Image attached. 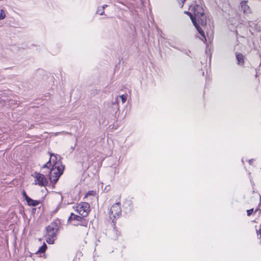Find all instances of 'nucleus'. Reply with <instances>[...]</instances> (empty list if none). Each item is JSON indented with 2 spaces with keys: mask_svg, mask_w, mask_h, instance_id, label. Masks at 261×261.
Instances as JSON below:
<instances>
[{
  "mask_svg": "<svg viewBox=\"0 0 261 261\" xmlns=\"http://www.w3.org/2000/svg\"><path fill=\"white\" fill-rule=\"evenodd\" d=\"M60 226V222L59 220H56L51 223L46 228L47 231L46 242L49 244H53L56 239L57 233Z\"/></svg>",
  "mask_w": 261,
  "mask_h": 261,
  "instance_id": "obj_1",
  "label": "nucleus"
},
{
  "mask_svg": "<svg viewBox=\"0 0 261 261\" xmlns=\"http://www.w3.org/2000/svg\"><path fill=\"white\" fill-rule=\"evenodd\" d=\"M64 166L59 163L55 162L51 169L49 175L51 182L55 184L63 174Z\"/></svg>",
  "mask_w": 261,
  "mask_h": 261,
  "instance_id": "obj_2",
  "label": "nucleus"
},
{
  "mask_svg": "<svg viewBox=\"0 0 261 261\" xmlns=\"http://www.w3.org/2000/svg\"><path fill=\"white\" fill-rule=\"evenodd\" d=\"M193 11L194 14L193 17L196 21L202 25H206V18L202 7L196 5L193 8Z\"/></svg>",
  "mask_w": 261,
  "mask_h": 261,
  "instance_id": "obj_3",
  "label": "nucleus"
},
{
  "mask_svg": "<svg viewBox=\"0 0 261 261\" xmlns=\"http://www.w3.org/2000/svg\"><path fill=\"white\" fill-rule=\"evenodd\" d=\"M75 210L82 216L86 217L90 212V205L87 202H81L75 207Z\"/></svg>",
  "mask_w": 261,
  "mask_h": 261,
  "instance_id": "obj_4",
  "label": "nucleus"
},
{
  "mask_svg": "<svg viewBox=\"0 0 261 261\" xmlns=\"http://www.w3.org/2000/svg\"><path fill=\"white\" fill-rule=\"evenodd\" d=\"M121 213L120 203L117 202L111 206L109 212V216L111 219L114 220V219L119 217ZM113 222H114V221H113Z\"/></svg>",
  "mask_w": 261,
  "mask_h": 261,
  "instance_id": "obj_5",
  "label": "nucleus"
},
{
  "mask_svg": "<svg viewBox=\"0 0 261 261\" xmlns=\"http://www.w3.org/2000/svg\"><path fill=\"white\" fill-rule=\"evenodd\" d=\"M34 177L35 178V184H38L40 186L43 187L47 185L48 182L44 175L42 174L35 172Z\"/></svg>",
  "mask_w": 261,
  "mask_h": 261,
  "instance_id": "obj_6",
  "label": "nucleus"
},
{
  "mask_svg": "<svg viewBox=\"0 0 261 261\" xmlns=\"http://www.w3.org/2000/svg\"><path fill=\"white\" fill-rule=\"evenodd\" d=\"M186 13H187L188 15H189V16L190 17V18H191V19L193 24L196 27V28L198 30V31L199 33V34L204 38V41L206 42V37H205V34H204V32L202 30V29L198 25V24L197 23V21H196V20L194 19L193 15L190 12H186Z\"/></svg>",
  "mask_w": 261,
  "mask_h": 261,
  "instance_id": "obj_7",
  "label": "nucleus"
},
{
  "mask_svg": "<svg viewBox=\"0 0 261 261\" xmlns=\"http://www.w3.org/2000/svg\"><path fill=\"white\" fill-rule=\"evenodd\" d=\"M247 1H242L241 2V7L242 10L243 11L244 13H248L250 11V9L249 6L247 4Z\"/></svg>",
  "mask_w": 261,
  "mask_h": 261,
  "instance_id": "obj_8",
  "label": "nucleus"
},
{
  "mask_svg": "<svg viewBox=\"0 0 261 261\" xmlns=\"http://www.w3.org/2000/svg\"><path fill=\"white\" fill-rule=\"evenodd\" d=\"M236 58L238 64L243 65L244 63V56L241 53H236Z\"/></svg>",
  "mask_w": 261,
  "mask_h": 261,
  "instance_id": "obj_9",
  "label": "nucleus"
},
{
  "mask_svg": "<svg viewBox=\"0 0 261 261\" xmlns=\"http://www.w3.org/2000/svg\"><path fill=\"white\" fill-rule=\"evenodd\" d=\"M26 201L27 202L28 205L34 206H37L39 204V201L33 200L31 198H28V199Z\"/></svg>",
  "mask_w": 261,
  "mask_h": 261,
  "instance_id": "obj_10",
  "label": "nucleus"
},
{
  "mask_svg": "<svg viewBox=\"0 0 261 261\" xmlns=\"http://www.w3.org/2000/svg\"><path fill=\"white\" fill-rule=\"evenodd\" d=\"M81 219V217L80 216L75 215L73 214V213L71 214L70 216L68 218V220H69V221H71L72 220L80 221Z\"/></svg>",
  "mask_w": 261,
  "mask_h": 261,
  "instance_id": "obj_11",
  "label": "nucleus"
},
{
  "mask_svg": "<svg viewBox=\"0 0 261 261\" xmlns=\"http://www.w3.org/2000/svg\"><path fill=\"white\" fill-rule=\"evenodd\" d=\"M47 248V246L44 243L42 246H41L39 250H38V252H39V253H44L46 249Z\"/></svg>",
  "mask_w": 261,
  "mask_h": 261,
  "instance_id": "obj_12",
  "label": "nucleus"
},
{
  "mask_svg": "<svg viewBox=\"0 0 261 261\" xmlns=\"http://www.w3.org/2000/svg\"><path fill=\"white\" fill-rule=\"evenodd\" d=\"M51 161H50V160H49L48 161V162H47L46 164H45L43 166L42 168H49L50 167V166H51Z\"/></svg>",
  "mask_w": 261,
  "mask_h": 261,
  "instance_id": "obj_13",
  "label": "nucleus"
},
{
  "mask_svg": "<svg viewBox=\"0 0 261 261\" xmlns=\"http://www.w3.org/2000/svg\"><path fill=\"white\" fill-rule=\"evenodd\" d=\"M5 17V13L4 10H1L0 12V19L2 20Z\"/></svg>",
  "mask_w": 261,
  "mask_h": 261,
  "instance_id": "obj_14",
  "label": "nucleus"
},
{
  "mask_svg": "<svg viewBox=\"0 0 261 261\" xmlns=\"http://www.w3.org/2000/svg\"><path fill=\"white\" fill-rule=\"evenodd\" d=\"M120 97L121 99L122 103H124L126 101L127 98L126 95H122L120 96Z\"/></svg>",
  "mask_w": 261,
  "mask_h": 261,
  "instance_id": "obj_15",
  "label": "nucleus"
},
{
  "mask_svg": "<svg viewBox=\"0 0 261 261\" xmlns=\"http://www.w3.org/2000/svg\"><path fill=\"white\" fill-rule=\"evenodd\" d=\"M52 158H55V159H52V160H53V162L54 163V164L55 162H57L56 161L57 160V156H56L54 154H52V153H51V154H50V160H51V159Z\"/></svg>",
  "mask_w": 261,
  "mask_h": 261,
  "instance_id": "obj_16",
  "label": "nucleus"
},
{
  "mask_svg": "<svg viewBox=\"0 0 261 261\" xmlns=\"http://www.w3.org/2000/svg\"><path fill=\"white\" fill-rule=\"evenodd\" d=\"M108 6L107 5H104L102 7V10H101V12L99 13V14L100 15H103L104 13H105V11H104V9L106 7H107Z\"/></svg>",
  "mask_w": 261,
  "mask_h": 261,
  "instance_id": "obj_17",
  "label": "nucleus"
},
{
  "mask_svg": "<svg viewBox=\"0 0 261 261\" xmlns=\"http://www.w3.org/2000/svg\"><path fill=\"white\" fill-rule=\"evenodd\" d=\"M186 0H178V2L180 5L181 8L183 7L184 4Z\"/></svg>",
  "mask_w": 261,
  "mask_h": 261,
  "instance_id": "obj_18",
  "label": "nucleus"
},
{
  "mask_svg": "<svg viewBox=\"0 0 261 261\" xmlns=\"http://www.w3.org/2000/svg\"><path fill=\"white\" fill-rule=\"evenodd\" d=\"M253 212V208L248 210L247 211V215L250 216L252 214V212Z\"/></svg>",
  "mask_w": 261,
  "mask_h": 261,
  "instance_id": "obj_19",
  "label": "nucleus"
},
{
  "mask_svg": "<svg viewBox=\"0 0 261 261\" xmlns=\"http://www.w3.org/2000/svg\"><path fill=\"white\" fill-rule=\"evenodd\" d=\"M22 194H23V197L25 198L26 201L27 200L28 198H30L29 196H28V195H27V194L24 191H23Z\"/></svg>",
  "mask_w": 261,
  "mask_h": 261,
  "instance_id": "obj_20",
  "label": "nucleus"
},
{
  "mask_svg": "<svg viewBox=\"0 0 261 261\" xmlns=\"http://www.w3.org/2000/svg\"><path fill=\"white\" fill-rule=\"evenodd\" d=\"M260 228L258 230V231H257V233L258 236H259V238H261V224H260Z\"/></svg>",
  "mask_w": 261,
  "mask_h": 261,
  "instance_id": "obj_21",
  "label": "nucleus"
},
{
  "mask_svg": "<svg viewBox=\"0 0 261 261\" xmlns=\"http://www.w3.org/2000/svg\"><path fill=\"white\" fill-rule=\"evenodd\" d=\"M93 191H88V193H87L86 196H87L89 195H92L93 194Z\"/></svg>",
  "mask_w": 261,
  "mask_h": 261,
  "instance_id": "obj_22",
  "label": "nucleus"
},
{
  "mask_svg": "<svg viewBox=\"0 0 261 261\" xmlns=\"http://www.w3.org/2000/svg\"><path fill=\"white\" fill-rule=\"evenodd\" d=\"M101 12V10H100V9H97V13H99H99H100V12Z\"/></svg>",
  "mask_w": 261,
  "mask_h": 261,
  "instance_id": "obj_23",
  "label": "nucleus"
}]
</instances>
